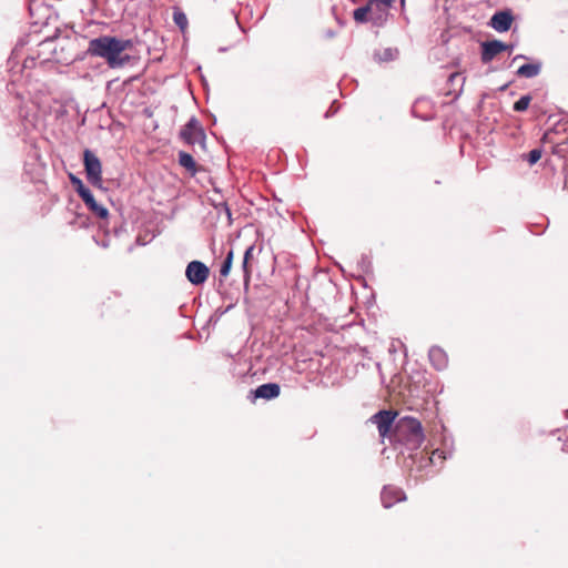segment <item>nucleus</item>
Segmentation results:
<instances>
[{"label": "nucleus", "mask_w": 568, "mask_h": 568, "mask_svg": "<svg viewBox=\"0 0 568 568\" xmlns=\"http://www.w3.org/2000/svg\"><path fill=\"white\" fill-rule=\"evenodd\" d=\"M558 133H559V130H558V126H556L555 129L547 131L544 134L542 141L552 143L556 146H561V145L568 144V138L566 140H559L557 138Z\"/></svg>", "instance_id": "nucleus-16"}, {"label": "nucleus", "mask_w": 568, "mask_h": 568, "mask_svg": "<svg viewBox=\"0 0 568 568\" xmlns=\"http://www.w3.org/2000/svg\"><path fill=\"white\" fill-rule=\"evenodd\" d=\"M458 74L457 73H453L450 77H449V80L453 81Z\"/></svg>", "instance_id": "nucleus-24"}, {"label": "nucleus", "mask_w": 568, "mask_h": 568, "mask_svg": "<svg viewBox=\"0 0 568 568\" xmlns=\"http://www.w3.org/2000/svg\"><path fill=\"white\" fill-rule=\"evenodd\" d=\"M180 139L187 145L200 144L205 148V133L200 122L192 118L180 131Z\"/></svg>", "instance_id": "nucleus-4"}, {"label": "nucleus", "mask_w": 568, "mask_h": 568, "mask_svg": "<svg viewBox=\"0 0 568 568\" xmlns=\"http://www.w3.org/2000/svg\"><path fill=\"white\" fill-rule=\"evenodd\" d=\"M254 394L257 398L272 399L280 395V386L274 383L263 384L255 389Z\"/></svg>", "instance_id": "nucleus-12"}, {"label": "nucleus", "mask_w": 568, "mask_h": 568, "mask_svg": "<svg viewBox=\"0 0 568 568\" xmlns=\"http://www.w3.org/2000/svg\"><path fill=\"white\" fill-rule=\"evenodd\" d=\"M531 98L530 95H524L518 101L514 103V110L517 112L526 111L530 104Z\"/></svg>", "instance_id": "nucleus-19"}, {"label": "nucleus", "mask_w": 568, "mask_h": 568, "mask_svg": "<svg viewBox=\"0 0 568 568\" xmlns=\"http://www.w3.org/2000/svg\"><path fill=\"white\" fill-rule=\"evenodd\" d=\"M132 47L131 40H121L115 37L103 36L89 42L88 54L99 57L106 61L111 69L122 68L130 61L129 54L123 52Z\"/></svg>", "instance_id": "nucleus-1"}, {"label": "nucleus", "mask_w": 568, "mask_h": 568, "mask_svg": "<svg viewBox=\"0 0 568 568\" xmlns=\"http://www.w3.org/2000/svg\"><path fill=\"white\" fill-rule=\"evenodd\" d=\"M406 499L405 493L396 487V486H385L381 494V500L385 508H390L396 503L403 501Z\"/></svg>", "instance_id": "nucleus-9"}, {"label": "nucleus", "mask_w": 568, "mask_h": 568, "mask_svg": "<svg viewBox=\"0 0 568 568\" xmlns=\"http://www.w3.org/2000/svg\"><path fill=\"white\" fill-rule=\"evenodd\" d=\"M540 69H541L540 63H528V64L521 65L517 70V74L523 78H534L539 74Z\"/></svg>", "instance_id": "nucleus-15"}, {"label": "nucleus", "mask_w": 568, "mask_h": 568, "mask_svg": "<svg viewBox=\"0 0 568 568\" xmlns=\"http://www.w3.org/2000/svg\"><path fill=\"white\" fill-rule=\"evenodd\" d=\"M83 163L88 181L100 187L102 185V165L99 158L90 150L83 152Z\"/></svg>", "instance_id": "nucleus-5"}, {"label": "nucleus", "mask_w": 568, "mask_h": 568, "mask_svg": "<svg viewBox=\"0 0 568 568\" xmlns=\"http://www.w3.org/2000/svg\"><path fill=\"white\" fill-rule=\"evenodd\" d=\"M395 433L398 440L412 445L414 448L419 447L424 440L420 422L410 416L402 417L398 420Z\"/></svg>", "instance_id": "nucleus-2"}, {"label": "nucleus", "mask_w": 568, "mask_h": 568, "mask_svg": "<svg viewBox=\"0 0 568 568\" xmlns=\"http://www.w3.org/2000/svg\"><path fill=\"white\" fill-rule=\"evenodd\" d=\"M514 17L510 11H498L490 19V27L498 32L508 31L513 24Z\"/></svg>", "instance_id": "nucleus-10"}, {"label": "nucleus", "mask_w": 568, "mask_h": 568, "mask_svg": "<svg viewBox=\"0 0 568 568\" xmlns=\"http://www.w3.org/2000/svg\"><path fill=\"white\" fill-rule=\"evenodd\" d=\"M209 275V267L200 261L190 262L185 270V276L193 285L203 284L207 280Z\"/></svg>", "instance_id": "nucleus-7"}, {"label": "nucleus", "mask_w": 568, "mask_h": 568, "mask_svg": "<svg viewBox=\"0 0 568 568\" xmlns=\"http://www.w3.org/2000/svg\"><path fill=\"white\" fill-rule=\"evenodd\" d=\"M179 164L184 168L192 175H195L199 171L196 162L193 156L184 151L179 152Z\"/></svg>", "instance_id": "nucleus-14"}, {"label": "nucleus", "mask_w": 568, "mask_h": 568, "mask_svg": "<svg viewBox=\"0 0 568 568\" xmlns=\"http://www.w3.org/2000/svg\"><path fill=\"white\" fill-rule=\"evenodd\" d=\"M393 2L394 0H369L365 6L354 10L353 18L358 23L367 22L373 18L375 11L386 12Z\"/></svg>", "instance_id": "nucleus-3"}, {"label": "nucleus", "mask_w": 568, "mask_h": 568, "mask_svg": "<svg viewBox=\"0 0 568 568\" xmlns=\"http://www.w3.org/2000/svg\"><path fill=\"white\" fill-rule=\"evenodd\" d=\"M540 158H541V150H539V149H534L528 153V162L530 164L537 163L540 160Z\"/></svg>", "instance_id": "nucleus-20"}, {"label": "nucleus", "mask_w": 568, "mask_h": 568, "mask_svg": "<svg viewBox=\"0 0 568 568\" xmlns=\"http://www.w3.org/2000/svg\"><path fill=\"white\" fill-rule=\"evenodd\" d=\"M233 263V251H230L220 268V276L227 277Z\"/></svg>", "instance_id": "nucleus-18"}, {"label": "nucleus", "mask_w": 568, "mask_h": 568, "mask_svg": "<svg viewBox=\"0 0 568 568\" xmlns=\"http://www.w3.org/2000/svg\"><path fill=\"white\" fill-rule=\"evenodd\" d=\"M243 270H244V273H245V282H247L250 280V270L247 267V263H245L244 260H243Z\"/></svg>", "instance_id": "nucleus-23"}, {"label": "nucleus", "mask_w": 568, "mask_h": 568, "mask_svg": "<svg viewBox=\"0 0 568 568\" xmlns=\"http://www.w3.org/2000/svg\"><path fill=\"white\" fill-rule=\"evenodd\" d=\"M252 253H253V246L247 247L244 253V258H243L245 261V263H248V260L252 257Z\"/></svg>", "instance_id": "nucleus-22"}, {"label": "nucleus", "mask_w": 568, "mask_h": 568, "mask_svg": "<svg viewBox=\"0 0 568 568\" xmlns=\"http://www.w3.org/2000/svg\"><path fill=\"white\" fill-rule=\"evenodd\" d=\"M80 197L83 200L89 210L100 219H106L109 211L106 207L100 205L90 190H80Z\"/></svg>", "instance_id": "nucleus-11"}, {"label": "nucleus", "mask_w": 568, "mask_h": 568, "mask_svg": "<svg viewBox=\"0 0 568 568\" xmlns=\"http://www.w3.org/2000/svg\"><path fill=\"white\" fill-rule=\"evenodd\" d=\"M513 50V45H508L499 40L486 41L483 43L481 60L484 63L490 62L496 55L503 51Z\"/></svg>", "instance_id": "nucleus-8"}, {"label": "nucleus", "mask_w": 568, "mask_h": 568, "mask_svg": "<svg viewBox=\"0 0 568 568\" xmlns=\"http://www.w3.org/2000/svg\"><path fill=\"white\" fill-rule=\"evenodd\" d=\"M173 21L180 28V30L184 33L189 27V20L186 14L181 11L179 8L174 9L173 12Z\"/></svg>", "instance_id": "nucleus-17"}, {"label": "nucleus", "mask_w": 568, "mask_h": 568, "mask_svg": "<svg viewBox=\"0 0 568 568\" xmlns=\"http://www.w3.org/2000/svg\"><path fill=\"white\" fill-rule=\"evenodd\" d=\"M429 359L436 369H443L447 366V355L443 348L434 346L429 349Z\"/></svg>", "instance_id": "nucleus-13"}, {"label": "nucleus", "mask_w": 568, "mask_h": 568, "mask_svg": "<svg viewBox=\"0 0 568 568\" xmlns=\"http://www.w3.org/2000/svg\"><path fill=\"white\" fill-rule=\"evenodd\" d=\"M71 182L75 186V191L79 195H80V190H89L88 187L84 186L82 181L75 176H71Z\"/></svg>", "instance_id": "nucleus-21"}, {"label": "nucleus", "mask_w": 568, "mask_h": 568, "mask_svg": "<svg viewBox=\"0 0 568 568\" xmlns=\"http://www.w3.org/2000/svg\"><path fill=\"white\" fill-rule=\"evenodd\" d=\"M397 415L398 413L396 410L383 409L374 414L369 418V422L377 426L379 436L385 438L389 434Z\"/></svg>", "instance_id": "nucleus-6"}]
</instances>
